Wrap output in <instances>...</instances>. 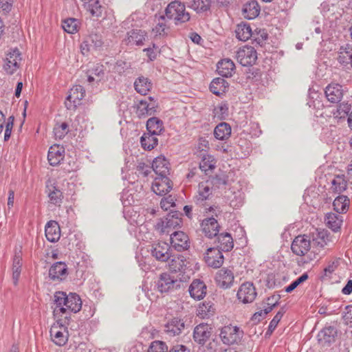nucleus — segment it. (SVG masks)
I'll list each match as a JSON object with an SVG mask.
<instances>
[{
	"mask_svg": "<svg viewBox=\"0 0 352 352\" xmlns=\"http://www.w3.org/2000/svg\"><path fill=\"white\" fill-rule=\"evenodd\" d=\"M165 16L168 19L173 20L176 25L188 22L190 19V13L186 11V6L180 1L169 3L165 9Z\"/></svg>",
	"mask_w": 352,
	"mask_h": 352,
	"instance_id": "f257e3e1",
	"label": "nucleus"
},
{
	"mask_svg": "<svg viewBox=\"0 0 352 352\" xmlns=\"http://www.w3.org/2000/svg\"><path fill=\"white\" fill-rule=\"evenodd\" d=\"M182 224V214L177 211L168 213L165 218L161 219L155 225V229L161 234H168Z\"/></svg>",
	"mask_w": 352,
	"mask_h": 352,
	"instance_id": "f03ea898",
	"label": "nucleus"
},
{
	"mask_svg": "<svg viewBox=\"0 0 352 352\" xmlns=\"http://www.w3.org/2000/svg\"><path fill=\"white\" fill-rule=\"evenodd\" d=\"M85 89L80 85L74 86L69 91L65 100V105L68 110H75L81 104V100L85 96Z\"/></svg>",
	"mask_w": 352,
	"mask_h": 352,
	"instance_id": "7ed1b4c3",
	"label": "nucleus"
},
{
	"mask_svg": "<svg viewBox=\"0 0 352 352\" xmlns=\"http://www.w3.org/2000/svg\"><path fill=\"white\" fill-rule=\"evenodd\" d=\"M236 58L241 65L252 66L257 60V52L253 47L245 45L238 50Z\"/></svg>",
	"mask_w": 352,
	"mask_h": 352,
	"instance_id": "20e7f679",
	"label": "nucleus"
},
{
	"mask_svg": "<svg viewBox=\"0 0 352 352\" xmlns=\"http://www.w3.org/2000/svg\"><path fill=\"white\" fill-rule=\"evenodd\" d=\"M243 331L236 326H225L221 329L220 337L224 344L230 345L241 340Z\"/></svg>",
	"mask_w": 352,
	"mask_h": 352,
	"instance_id": "39448f33",
	"label": "nucleus"
},
{
	"mask_svg": "<svg viewBox=\"0 0 352 352\" xmlns=\"http://www.w3.org/2000/svg\"><path fill=\"white\" fill-rule=\"evenodd\" d=\"M347 90L338 83H330L324 89V95L327 100L332 104H338L341 102L344 94Z\"/></svg>",
	"mask_w": 352,
	"mask_h": 352,
	"instance_id": "423d86ee",
	"label": "nucleus"
},
{
	"mask_svg": "<svg viewBox=\"0 0 352 352\" xmlns=\"http://www.w3.org/2000/svg\"><path fill=\"white\" fill-rule=\"evenodd\" d=\"M310 238L305 234L296 236L291 245L292 252L300 256H305L310 250Z\"/></svg>",
	"mask_w": 352,
	"mask_h": 352,
	"instance_id": "0eeeda50",
	"label": "nucleus"
},
{
	"mask_svg": "<svg viewBox=\"0 0 352 352\" xmlns=\"http://www.w3.org/2000/svg\"><path fill=\"white\" fill-rule=\"evenodd\" d=\"M53 342L58 346H64L68 340L67 326L62 327L57 322L54 323L50 330Z\"/></svg>",
	"mask_w": 352,
	"mask_h": 352,
	"instance_id": "6e6552de",
	"label": "nucleus"
},
{
	"mask_svg": "<svg viewBox=\"0 0 352 352\" xmlns=\"http://www.w3.org/2000/svg\"><path fill=\"white\" fill-rule=\"evenodd\" d=\"M204 260L208 267L217 269L222 266L224 258L219 248H209L205 253Z\"/></svg>",
	"mask_w": 352,
	"mask_h": 352,
	"instance_id": "1a4fd4ad",
	"label": "nucleus"
},
{
	"mask_svg": "<svg viewBox=\"0 0 352 352\" xmlns=\"http://www.w3.org/2000/svg\"><path fill=\"white\" fill-rule=\"evenodd\" d=\"M21 60V52L19 49L15 48L12 50V51L7 54L3 65V69L9 75L13 74L19 67V62Z\"/></svg>",
	"mask_w": 352,
	"mask_h": 352,
	"instance_id": "9d476101",
	"label": "nucleus"
},
{
	"mask_svg": "<svg viewBox=\"0 0 352 352\" xmlns=\"http://www.w3.org/2000/svg\"><path fill=\"white\" fill-rule=\"evenodd\" d=\"M157 286L161 293L168 292L180 286L179 281L168 273L162 274L157 281Z\"/></svg>",
	"mask_w": 352,
	"mask_h": 352,
	"instance_id": "9b49d317",
	"label": "nucleus"
},
{
	"mask_svg": "<svg viewBox=\"0 0 352 352\" xmlns=\"http://www.w3.org/2000/svg\"><path fill=\"white\" fill-rule=\"evenodd\" d=\"M151 188L156 195L163 196L171 190L173 184L167 176H157Z\"/></svg>",
	"mask_w": 352,
	"mask_h": 352,
	"instance_id": "f8f14e48",
	"label": "nucleus"
},
{
	"mask_svg": "<svg viewBox=\"0 0 352 352\" xmlns=\"http://www.w3.org/2000/svg\"><path fill=\"white\" fill-rule=\"evenodd\" d=\"M151 253L157 261L166 262L171 258L170 247L165 242L153 244Z\"/></svg>",
	"mask_w": 352,
	"mask_h": 352,
	"instance_id": "ddd939ff",
	"label": "nucleus"
},
{
	"mask_svg": "<svg viewBox=\"0 0 352 352\" xmlns=\"http://www.w3.org/2000/svg\"><path fill=\"white\" fill-rule=\"evenodd\" d=\"M68 275V267L65 262L54 263L49 270V277L53 281L65 280Z\"/></svg>",
	"mask_w": 352,
	"mask_h": 352,
	"instance_id": "4468645a",
	"label": "nucleus"
},
{
	"mask_svg": "<svg viewBox=\"0 0 352 352\" xmlns=\"http://www.w3.org/2000/svg\"><path fill=\"white\" fill-rule=\"evenodd\" d=\"M170 243L172 247L179 252L187 250L190 247L188 236L182 231H175L170 234Z\"/></svg>",
	"mask_w": 352,
	"mask_h": 352,
	"instance_id": "2eb2a0df",
	"label": "nucleus"
},
{
	"mask_svg": "<svg viewBox=\"0 0 352 352\" xmlns=\"http://www.w3.org/2000/svg\"><path fill=\"white\" fill-rule=\"evenodd\" d=\"M256 292L252 283L246 282L241 285L237 292V297L243 303H250L254 301Z\"/></svg>",
	"mask_w": 352,
	"mask_h": 352,
	"instance_id": "dca6fc26",
	"label": "nucleus"
},
{
	"mask_svg": "<svg viewBox=\"0 0 352 352\" xmlns=\"http://www.w3.org/2000/svg\"><path fill=\"white\" fill-rule=\"evenodd\" d=\"M234 276L232 270L223 267L219 270L215 276V280L219 287L227 289L230 287L234 282Z\"/></svg>",
	"mask_w": 352,
	"mask_h": 352,
	"instance_id": "f3484780",
	"label": "nucleus"
},
{
	"mask_svg": "<svg viewBox=\"0 0 352 352\" xmlns=\"http://www.w3.org/2000/svg\"><path fill=\"white\" fill-rule=\"evenodd\" d=\"M104 67L102 65L97 64L89 74V83L96 82V91L95 92H101L104 82Z\"/></svg>",
	"mask_w": 352,
	"mask_h": 352,
	"instance_id": "a211bd4d",
	"label": "nucleus"
},
{
	"mask_svg": "<svg viewBox=\"0 0 352 352\" xmlns=\"http://www.w3.org/2000/svg\"><path fill=\"white\" fill-rule=\"evenodd\" d=\"M151 168L157 176H167L169 174L170 163L164 155H157L153 160Z\"/></svg>",
	"mask_w": 352,
	"mask_h": 352,
	"instance_id": "6ab92c4d",
	"label": "nucleus"
},
{
	"mask_svg": "<svg viewBox=\"0 0 352 352\" xmlns=\"http://www.w3.org/2000/svg\"><path fill=\"white\" fill-rule=\"evenodd\" d=\"M71 311L65 305H61L60 307H55L53 310V316L56 319V322L59 324L62 327L69 325Z\"/></svg>",
	"mask_w": 352,
	"mask_h": 352,
	"instance_id": "aec40b11",
	"label": "nucleus"
},
{
	"mask_svg": "<svg viewBox=\"0 0 352 352\" xmlns=\"http://www.w3.org/2000/svg\"><path fill=\"white\" fill-rule=\"evenodd\" d=\"M190 296L195 300H201L206 294V285L205 283L199 280H194L188 289Z\"/></svg>",
	"mask_w": 352,
	"mask_h": 352,
	"instance_id": "412c9836",
	"label": "nucleus"
},
{
	"mask_svg": "<svg viewBox=\"0 0 352 352\" xmlns=\"http://www.w3.org/2000/svg\"><path fill=\"white\" fill-rule=\"evenodd\" d=\"M211 335V328L208 324H200L194 329L193 338L196 342L204 344Z\"/></svg>",
	"mask_w": 352,
	"mask_h": 352,
	"instance_id": "4be33fe9",
	"label": "nucleus"
},
{
	"mask_svg": "<svg viewBox=\"0 0 352 352\" xmlns=\"http://www.w3.org/2000/svg\"><path fill=\"white\" fill-rule=\"evenodd\" d=\"M336 336V329L333 327H327L319 332L318 334V340L322 346L329 345L335 342Z\"/></svg>",
	"mask_w": 352,
	"mask_h": 352,
	"instance_id": "5701e85b",
	"label": "nucleus"
},
{
	"mask_svg": "<svg viewBox=\"0 0 352 352\" xmlns=\"http://www.w3.org/2000/svg\"><path fill=\"white\" fill-rule=\"evenodd\" d=\"M208 181L212 183V186L218 188L226 187L231 185V183L234 182V173L232 171L228 172V174L221 173L212 177Z\"/></svg>",
	"mask_w": 352,
	"mask_h": 352,
	"instance_id": "b1692460",
	"label": "nucleus"
},
{
	"mask_svg": "<svg viewBox=\"0 0 352 352\" xmlns=\"http://www.w3.org/2000/svg\"><path fill=\"white\" fill-rule=\"evenodd\" d=\"M45 233L47 239L54 243L59 240L60 236V229L56 221H49L45 228Z\"/></svg>",
	"mask_w": 352,
	"mask_h": 352,
	"instance_id": "393cba45",
	"label": "nucleus"
},
{
	"mask_svg": "<svg viewBox=\"0 0 352 352\" xmlns=\"http://www.w3.org/2000/svg\"><path fill=\"white\" fill-rule=\"evenodd\" d=\"M201 227L204 233L208 238L216 236L219 232V225L213 217L203 220Z\"/></svg>",
	"mask_w": 352,
	"mask_h": 352,
	"instance_id": "a878e982",
	"label": "nucleus"
},
{
	"mask_svg": "<svg viewBox=\"0 0 352 352\" xmlns=\"http://www.w3.org/2000/svg\"><path fill=\"white\" fill-rule=\"evenodd\" d=\"M184 322L178 318H174L165 325V331L170 336L179 335L184 330Z\"/></svg>",
	"mask_w": 352,
	"mask_h": 352,
	"instance_id": "bb28decb",
	"label": "nucleus"
},
{
	"mask_svg": "<svg viewBox=\"0 0 352 352\" xmlns=\"http://www.w3.org/2000/svg\"><path fill=\"white\" fill-rule=\"evenodd\" d=\"M217 72L223 77H231L235 71V65L230 59H223L217 63Z\"/></svg>",
	"mask_w": 352,
	"mask_h": 352,
	"instance_id": "cd10ccee",
	"label": "nucleus"
},
{
	"mask_svg": "<svg viewBox=\"0 0 352 352\" xmlns=\"http://www.w3.org/2000/svg\"><path fill=\"white\" fill-rule=\"evenodd\" d=\"M226 197L230 206L233 208H239L243 204L244 195L241 190H229L226 192Z\"/></svg>",
	"mask_w": 352,
	"mask_h": 352,
	"instance_id": "c85d7f7f",
	"label": "nucleus"
},
{
	"mask_svg": "<svg viewBox=\"0 0 352 352\" xmlns=\"http://www.w3.org/2000/svg\"><path fill=\"white\" fill-rule=\"evenodd\" d=\"M46 188L47 189L48 197L52 204L57 205L62 203L63 199V192L55 183H51V181L49 180L46 184Z\"/></svg>",
	"mask_w": 352,
	"mask_h": 352,
	"instance_id": "c756f323",
	"label": "nucleus"
},
{
	"mask_svg": "<svg viewBox=\"0 0 352 352\" xmlns=\"http://www.w3.org/2000/svg\"><path fill=\"white\" fill-rule=\"evenodd\" d=\"M260 10L261 8L258 3L252 0L244 4L242 12L245 19H254L259 14Z\"/></svg>",
	"mask_w": 352,
	"mask_h": 352,
	"instance_id": "7c9ffc66",
	"label": "nucleus"
},
{
	"mask_svg": "<svg viewBox=\"0 0 352 352\" xmlns=\"http://www.w3.org/2000/svg\"><path fill=\"white\" fill-rule=\"evenodd\" d=\"M146 34L141 30H132L127 32V38L125 39L126 45H142L145 40Z\"/></svg>",
	"mask_w": 352,
	"mask_h": 352,
	"instance_id": "2f4dec72",
	"label": "nucleus"
},
{
	"mask_svg": "<svg viewBox=\"0 0 352 352\" xmlns=\"http://www.w3.org/2000/svg\"><path fill=\"white\" fill-rule=\"evenodd\" d=\"M92 0H89V19L93 21H101L104 19V7H103L99 1L91 3Z\"/></svg>",
	"mask_w": 352,
	"mask_h": 352,
	"instance_id": "473e14b6",
	"label": "nucleus"
},
{
	"mask_svg": "<svg viewBox=\"0 0 352 352\" xmlns=\"http://www.w3.org/2000/svg\"><path fill=\"white\" fill-rule=\"evenodd\" d=\"M228 85V82L223 78H216L210 82V90L216 96H221L226 92Z\"/></svg>",
	"mask_w": 352,
	"mask_h": 352,
	"instance_id": "72a5a7b5",
	"label": "nucleus"
},
{
	"mask_svg": "<svg viewBox=\"0 0 352 352\" xmlns=\"http://www.w3.org/2000/svg\"><path fill=\"white\" fill-rule=\"evenodd\" d=\"M342 222L343 217L339 214L329 212L326 214L325 223L333 232H338L340 229Z\"/></svg>",
	"mask_w": 352,
	"mask_h": 352,
	"instance_id": "f704fd0d",
	"label": "nucleus"
},
{
	"mask_svg": "<svg viewBox=\"0 0 352 352\" xmlns=\"http://www.w3.org/2000/svg\"><path fill=\"white\" fill-rule=\"evenodd\" d=\"M155 102L153 103H148L146 100H142L137 105L136 113L140 118H144L155 113Z\"/></svg>",
	"mask_w": 352,
	"mask_h": 352,
	"instance_id": "c9c22d12",
	"label": "nucleus"
},
{
	"mask_svg": "<svg viewBox=\"0 0 352 352\" xmlns=\"http://www.w3.org/2000/svg\"><path fill=\"white\" fill-rule=\"evenodd\" d=\"M212 185L208 180L199 184L198 194L196 196L197 203L202 202L209 198L212 195Z\"/></svg>",
	"mask_w": 352,
	"mask_h": 352,
	"instance_id": "e433bc0d",
	"label": "nucleus"
},
{
	"mask_svg": "<svg viewBox=\"0 0 352 352\" xmlns=\"http://www.w3.org/2000/svg\"><path fill=\"white\" fill-rule=\"evenodd\" d=\"M156 19V25L153 29L156 36H164L168 35L170 31V27L166 23V16L165 15L155 16Z\"/></svg>",
	"mask_w": 352,
	"mask_h": 352,
	"instance_id": "4c0bfd02",
	"label": "nucleus"
},
{
	"mask_svg": "<svg viewBox=\"0 0 352 352\" xmlns=\"http://www.w3.org/2000/svg\"><path fill=\"white\" fill-rule=\"evenodd\" d=\"M152 86L151 81L144 76L138 77L134 82V87L136 91L143 96L148 94L152 89Z\"/></svg>",
	"mask_w": 352,
	"mask_h": 352,
	"instance_id": "58836bf2",
	"label": "nucleus"
},
{
	"mask_svg": "<svg viewBox=\"0 0 352 352\" xmlns=\"http://www.w3.org/2000/svg\"><path fill=\"white\" fill-rule=\"evenodd\" d=\"M168 261V269L173 272H181L184 270L186 261L183 256L172 255Z\"/></svg>",
	"mask_w": 352,
	"mask_h": 352,
	"instance_id": "ea45409f",
	"label": "nucleus"
},
{
	"mask_svg": "<svg viewBox=\"0 0 352 352\" xmlns=\"http://www.w3.org/2000/svg\"><path fill=\"white\" fill-rule=\"evenodd\" d=\"M231 131V126L229 124L221 122L214 128V135L217 140H224L230 138Z\"/></svg>",
	"mask_w": 352,
	"mask_h": 352,
	"instance_id": "a19ab883",
	"label": "nucleus"
},
{
	"mask_svg": "<svg viewBox=\"0 0 352 352\" xmlns=\"http://www.w3.org/2000/svg\"><path fill=\"white\" fill-rule=\"evenodd\" d=\"M146 129L148 133L160 135L164 131L163 122L156 117L151 118L146 122Z\"/></svg>",
	"mask_w": 352,
	"mask_h": 352,
	"instance_id": "79ce46f5",
	"label": "nucleus"
},
{
	"mask_svg": "<svg viewBox=\"0 0 352 352\" xmlns=\"http://www.w3.org/2000/svg\"><path fill=\"white\" fill-rule=\"evenodd\" d=\"M66 306L71 312L77 313L82 308V300L79 295L70 292L67 295Z\"/></svg>",
	"mask_w": 352,
	"mask_h": 352,
	"instance_id": "37998d69",
	"label": "nucleus"
},
{
	"mask_svg": "<svg viewBox=\"0 0 352 352\" xmlns=\"http://www.w3.org/2000/svg\"><path fill=\"white\" fill-rule=\"evenodd\" d=\"M22 267V257L20 253L15 254L12 263V280L14 285H17Z\"/></svg>",
	"mask_w": 352,
	"mask_h": 352,
	"instance_id": "c03bdc74",
	"label": "nucleus"
},
{
	"mask_svg": "<svg viewBox=\"0 0 352 352\" xmlns=\"http://www.w3.org/2000/svg\"><path fill=\"white\" fill-rule=\"evenodd\" d=\"M235 32L236 38L243 41L248 40L252 36V31L250 25L245 23L239 24Z\"/></svg>",
	"mask_w": 352,
	"mask_h": 352,
	"instance_id": "a18cd8bd",
	"label": "nucleus"
},
{
	"mask_svg": "<svg viewBox=\"0 0 352 352\" xmlns=\"http://www.w3.org/2000/svg\"><path fill=\"white\" fill-rule=\"evenodd\" d=\"M140 143L144 150L150 151L157 145L158 140L156 135L147 133L141 137Z\"/></svg>",
	"mask_w": 352,
	"mask_h": 352,
	"instance_id": "49530a36",
	"label": "nucleus"
},
{
	"mask_svg": "<svg viewBox=\"0 0 352 352\" xmlns=\"http://www.w3.org/2000/svg\"><path fill=\"white\" fill-rule=\"evenodd\" d=\"M333 206L334 210L339 214L345 213L348 210L349 206V199L346 196L340 195L336 197L333 202Z\"/></svg>",
	"mask_w": 352,
	"mask_h": 352,
	"instance_id": "de8ad7c7",
	"label": "nucleus"
},
{
	"mask_svg": "<svg viewBox=\"0 0 352 352\" xmlns=\"http://www.w3.org/2000/svg\"><path fill=\"white\" fill-rule=\"evenodd\" d=\"M218 241L221 251L228 252L234 247L233 239L230 234L228 232L220 234L218 236Z\"/></svg>",
	"mask_w": 352,
	"mask_h": 352,
	"instance_id": "09e8293b",
	"label": "nucleus"
},
{
	"mask_svg": "<svg viewBox=\"0 0 352 352\" xmlns=\"http://www.w3.org/2000/svg\"><path fill=\"white\" fill-rule=\"evenodd\" d=\"M217 160L214 155H203L199 163L200 169L207 174L209 170H212L216 166Z\"/></svg>",
	"mask_w": 352,
	"mask_h": 352,
	"instance_id": "8fccbe9b",
	"label": "nucleus"
},
{
	"mask_svg": "<svg viewBox=\"0 0 352 352\" xmlns=\"http://www.w3.org/2000/svg\"><path fill=\"white\" fill-rule=\"evenodd\" d=\"M212 0H192L189 7L197 13L206 12L210 10Z\"/></svg>",
	"mask_w": 352,
	"mask_h": 352,
	"instance_id": "3c124183",
	"label": "nucleus"
},
{
	"mask_svg": "<svg viewBox=\"0 0 352 352\" xmlns=\"http://www.w3.org/2000/svg\"><path fill=\"white\" fill-rule=\"evenodd\" d=\"M331 188L333 191L340 193L346 190L347 182L344 178V175H336L331 182Z\"/></svg>",
	"mask_w": 352,
	"mask_h": 352,
	"instance_id": "603ef678",
	"label": "nucleus"
},
{
	"mask_svg": "<svg viewBox=\"0 0 352 352\" xmlns=\"http://www.w3.org/2000/svg\"><path fill=\"white\" fill-rule=\"evenodd\" d=\"M61 168L66 172L70 173L76 169L77 165L76 159L72 155H63Z\"/></svg>",
	"mask_w": 352,
	"mask_h": 352,
	"instance_id": "864d4df0",
	"label": "nucleus"
},
{
	"mask_svg": "<svg viewBox=\"0 0 352 352\" xmlns=\"http://www.w3.org/2000/svg\"><path fill=\"white\" fill-rule=\"evenodd\" d=\"M78 21L76 19L69 18L63 21L62 28L69 34H74L78 31Z\"/></svg>",
	"mask_w": 352,
	"mask_h": 352,
	"instance_id": "5fc2aeb1",
	"label": "nucleus"
},
{
	"mask_svg": "<svg viewBox=\"0 0 352 352\" xmlns=\"http://www.w3.org/2000/svg\"><path fill=\"white\" fill-rule=\"evenodd\" d=\"M69 133V125L67 122L56 124L54 128V133L56 138L63 139Z\"/></svg>",
	"mask_w": 352,
	"mask_h": 352,
	"instance_id": "6e6d98bb",
	"label": "nucleus"
},
{
	"mask_svg": "<svg viewBox=\"0 0 352 352\" xmlns=\"http://www.w3.org/2000/svg\"><path fill=\"white\" fill-rule=\"evenodd\" d=\"M168 346L165 342L155 340L151 342L148 352H167Z\"/></svg>",
	"mask_w": 352,
	"mask_h": 352,
	"instance_id": "4d7b16f0",
	"label": "nucleus"
},
{
	"mask_svg": "<svg viewBox=\"0 0 352 352\" xmlns=\"http://www.w3.org/2000/svg\"><path fill=\"white\" fill-rule=\"evenodd\" d=\"M67 294L65 292L58 291L54 294V303L56 307H60L61 305H65L67 303Z\"/></svg>",
	"mask_w": 352,
	"mask_h": 352,
	"instance_id": "13d9d810",
	"label": "nucleus"
},
{
	"mask_svg": "<svg viewBox=\"0 0 352 352\" xmlns=\"http://www.w3.org/2000/svg\"><path fill=\"white\" fill-rule=\"evenodd\" d=\"M308 278V275L307 273H304L300 277H298L296 280L293 281L289 285L285 287V292L289 293L292 292L294 289H296L300 284L305 281Z\"/></svg>",
	"mask_w": 352,
	"mask_h": 352,
	"instance_id": "bf43d9fd",
	"label": "nucleus"
},
{
	"mask_svg": "<svg viewBox=\"0 0 352 352\" xmlns=\"http://www.w3.org/2000/svg\"><path fill=\"white\" fill-rule=\"evenodd\" d=\"M120 200L124 206L132 205L135 201L133 194L129 190L122 192Z\"/></svg>",
	"mask_w": 352,
	"mask_h": 352,
	"instance_id": "052dcab7",
	"label": "nucleus"
},
{
	"mask_svg": "<svg viewBox=\"0 0 352 352\" xmlns=\"http://www.w3.org/2000/svg\"><path fill=\"white\" fill-rule=\"evenodd\" d=\"M351 109V105L349 102V101L344 100L342 102H340L337 108V113L338 115H341L343 113L344 115H349V113Z\"/></svg>",
	"mask_w": 352,
	"mask_h": 352,
	"instance_id": "680f3d73",
	"label": "nucleus"
},
{
	"mask_svg": "<svg viewBox=\"0 0 352 352\" xmlns=\"http://www.w3.org/2000/svg\"><path fill=\"white\" fill-rule=\"evenodd\" d=\"M284 312L283 311H279L277 312V314L274 316L273 319L270 322L269 327H268V332L272 333L277 327L278 322L281 320Z\"/></svg>",
	"mask_w": 352,
	"mask_h": 352,
	"instance_id": "e2e57ef3",
	"label": "nucleus"
},
{
	"mask_svg": "<svg viewBox=\"0 0 352 352\" xmlns=\"http://www.w3.org/2000/svg\"><path fill=\"white\" fill-rule=\"evenodd\" d=\"M137 170L139 174L142 175L144 177H146L151 173L152 168L148 164L144 162H140L137 166Z\"/></svg>",
	"mask_w": 352,
	"mask_h": 352,
	"instance_id": "0e129e2a",
	"label": "nucleus"
},
{
	"mask_svg": "<svg viewBox=\"0 0 352 352\" xmlns=\"http://www.w3.org/2000/svg\"><path fill=\"white\" fill-rule=\"evenodd\" d=\"M212 308L211 305L209 304H203L201 306H199L198 310V315L201 316L202 318H209L212 314L210 311V309Z\"/></svg>",
	"mask_w": 352,
	"mask_h": 352,
	"instance_id": "69168bd1",
	"label": "nucleus"
},
{
	"mask_svg": "<svg viewBox=\"0 0 352 352\" xmlns=\"http://www.w3.org/2000/svg\"><path fill=\"white\" fill-rule=\"evenodd\" d=\"M160 206L164 210H168L171 207H174L175 204L173 199L169 196L161 200Z\"/></svg>",
	"mask_w": 352,
	"mask_h": 352,
	"instance_id": "338daca9",
	"label": "nucleus"
},
{
	"mask_svg": "<svg viewBox=\"0 0 352 352\" xmlns=\"http://www.w3.org/2000/svg\"><path fill=\"white\" fill-rule=\"evenodd\" d=\"M328 236L324 232H321L318 233V237L314 238V241H316V243L319 245L320 247L322 248L325 245H327Z\"/></svg>",
	"mask_w": 352,
	"mask_h": 352,
	"instance_id": "774afa93",
	"label": "nucleus"
}]
</instances>
